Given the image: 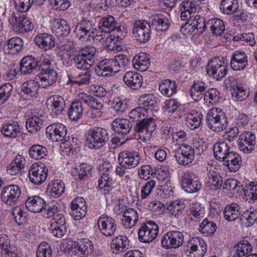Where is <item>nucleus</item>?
Segmentation results:
<instances>
[{
	"mask_svg": "<svg viewBox=\"0 0 257 257\" xmlns=\"http://www.w3.org/2000/svg\"><path fill=\"white\" fill-rule=\"evenodd\" d=\"M83 111L82 102L78 100L73 101L71 104L68 111L69 118L72 120L76 121L79 119Z\"/></svg>",
	"mask_w": 257,
	"mask_h": 257,
	"instance_id": "obj_44",
	"label": "nucleus"
},
{
	"mask_svg": "<svg viewBox=\"0 0 257 257\" xmlns=\"http://www.w3.org/2000/svg\"><path fill=\"white\" fill-rule=\"evenodd\" d=\"M92 242L87 239L84 238L77 243L75 254L79 257L87 256L92 251Z\"/></svg>",
	"mask_w": 257,
	"mask_h": 257,
	"instance_id": "obj_42",
	"label": "nucleus"
},
{
	"mask_svg": "<svg viewBox=\"0 0 257 257\" xmlns=\"http://www.w3.org/2000/svg\"><path fill=\"white\" fill-rule=\"evenodd\" d=\"M48 176V169L43 164L34 163L29 171L30 181L36 184L40 185L43 183Z\"/></svg>",
	"mask_w": 257,
	"mask_h": 257,
	"instance_id": "obj_9",
	"label": "nucleus"
},
{
	"mask_svg": "<svg viewBox=\"0 0 257 257\" xmlns=\"http://www.w3.org/2000/svg\"><path fill=\"white\" fill-rule=\"evenodd\" d=\"M114 69L110 59H105L97 66L95 72L98 76L105 77L116 73L117 72Z\"/></svg>",
	"mask_w": 257,
	"mask_h": 257,
	"instance_id": "obj_32",
	"label": "nucleus"
},
{
	"mask_svg": "<svg viewBox=\"0 0 257 257\" xmlns=\"http://www.w3.org/2000/svg\"><path fill=\"white\" fill-rule=\"evenodd\" d=\"M88 105L91 108L89 112L90 117L92 118H95L100 117L102 113V109L103 105L100 100L98 99L92 97V99L89 101Z\"/></svg>",
	"mask_w": 257,
	"mask_h": 257,
	"instance_id": "obj_53",
	"label": "nucleus"
},
{
	"mask_svg": "<svg viewBox=\"0 0 257 257\" xmlns=\"http://www.w3.org/2000/svg\"><path fill=\"white\" fill-rule=\"evenodd\" d=\"M38 66V62L31 56H27L22 59L20 63L21 74L27 75L31 73Z\"/></svg>",
	"mask_w": 257,
	"mask_h": 257,
	"instance_id": "obj_35",
	"label": "nucleus"
},
{
	"mask_svg": "<svg viewBox=\"0 0 257 257\" xmlns=\"http://www.w3.org/2000/svg\"><path fill=\"white\" fill-rule=\"evenodd\" d=\"M132 63L136 70L145 71L150 66L149 55L144 52L140 53L134 57Z\"/></svg>",
	"mask_w": 257,
	"mask_h": 257,
	"instance_id": "obj_30",
	"label": "nucleus"
},
{
	"mask_svg": "<svg viewBox=\"0 0 257 257\" xmlns=\"http://www.w3.org/2000/svg\"><path fill=\"white\" fill-rule=\"evenodd\" d=\"M65 186L63 182L60 180L52 181L48 187V191L53 197L60 196L64 191Z\"/></svg>",
	"mask_w": 257,
	"mask_h": 257,
	"instance_id": "obj_48",
	"label": "nucleus"
},
{
	"mask_svg": "<svg viewBox=\"0 0 257 257\" xmlns=\"http://www.w3.org/2000/svg\"><path fill=\"white\" fill-rule=\"evenodd\" d=\"M25 159L20 155L16 156L7 167V173L11 175H15L19 173L21 169L24 167Z\"/></svg>",
	"mask_w": 257,
	"mask_h": 257,
	"instance_id": "obj_47",
	"label": "nucleus"
},
{
	"mask_svg": "<svg viewBox=\"0 0 257 257\" xmlns=\"http://www.w3.org/2000/svg\"><path fill=\"white\" fill-rule=\"evenodd\" d=\"M133 33L136 39L141 42H147L151 36V26L145 20H137L133 24Z\"/></svg>",
	"mask_w": 257,
	"mask_h": 257,
	"instance_id": "obj_6",
	"label": "nucleus"
},
{
	"mask_svg": "<svg viewBox=\"0 0 257 257\" xmlns=\"http://www.w3.org/2000/svg\"><path fill=\"white\" fill-rule=\"evenodd\" d=\"M206 26L210 28L212 33L216 36L221 35L224 31L223 22L219 19H212L207 21Z\"/></svg>",
	"mask_w": 257,
	"mask_h": 257,
	"instance_id": "obj_49",
	"label": "nucleus"
},
{
	"mask_svg": "<svg viewBox=\"0 0 257 257\" xmlns=\"http://www.w3.org/2000/svg\"><path fill=\"white\" fill-rule=\"evenodd\" d=\"M205 87L204 83L201 81L195 82L190 89V95L195 101L200 100L203 95Z\"/></svg>",
	"mask_w": 257,
	"mask_h": 257,
	"instance_id": "obj_54",
	"label": "nucleus"
},
{
	"mask_svg": "<svg viewBox=\"0 0 257 257\" xmlns=\"http://www.w3.org/2000/svg\"><path fill=\"white\" fill-rule=\"evenodd\" d=\"M97 224L100 232L106 236H112L116 230L115 220L104 214L98 218Z\"/></svg>",
	"mask_w": 257,
	"mask_h": 257,
	"instance_id": "obj_16",
	"label": "nucleus"
},
{
	"mask_svg": "<svg viewBox=\"0 0 257 257\" xmlns=\"http://www.w3.org/2000/svg\"><path fill=\"white\" fill-rule=\"evenodd\" d=\"M10 22L20 33L30 31L33 28L31 22L24 14H13Z\"/></svg>",
	"mask_w": 257,
	"mask_h": 257,
	"instance_id": "obj_13",
	"label": "nucleus"
},
{
	"mask_svg": "<svg viewBox=\"0 0 257 257\" xmlns=\"http://www.w3.org/2000/svg\"><path fill=\"white\" fill-rule=\"evenodd\" d=\"M57 79V74L52 69H46L38 75H36L35 80L38 86L43 88L52 85Z\"/></svg>",
	"mask_w": 257,
	"mask_h": 257,
	"instance_id": "obj_18",
	"label": "nucleus"
},
{
	"mask_svg": "<svg viewBox=\"0 0 257 257\" xmlns=\"http://www.w3.org/2000/svg\"><path fill=\"white\" fill-rule=\"evenodd\" d=\"M47 153V149L41 145H35L29 149V154L31 158L39 160L45 157Z\"/></svg>",
	"mask_w": 257,
	"mask_h": 257,
	"instance_id": "obj_56",
	"label": "nucleus"
},
{
	"mask_svg": "<svg viewBox=\"0 0 257 257\" xmlns=\"http://www.w3.org/2000/svg\"><path fill=\"white\" fill-rule=\"evenodd\" d=\"M91 168L85 164H81L78 167L74 168L71 171V174L76 180L86 179L90 173Z\"/></svg>",
	"mask_w": 257,
	"mask_h": 257,
	"instance_id": "obj_52",
	"label": "nucleus"
},
{
	"mask_svg": "<svg viewBox=\"0 0 257 257\" xmlns=\"http://www.w3.org/2000/svg\"><path fill=\"white\" fill-rule=\"evenodd\" d=\"M41 123L42 120L39 117L35 116L28 119L26 122V128L31 133L37 132L40 130V125Z\"/></svg>",
	"mask_w": 257,
	"mask_h": 257,
	"instance_id": "obj_62",
	"label": "nucleus"
},
{
	"mask_svg": "<svg viewBox=\"0 0 257 257\" xmlns=\"http://www.w3.org/2000/svg\"><path fill=\"white\" fill-rule=\"evenodd\" d=\"M37 257H51L52 250L50 246L46 242H42L39 245L37 252Z\"/></svg>",
	"mask_w": 257,
	"mask_h": 257,
	"instance_id": "obj_64",
	"label": "nucleus"
},
{
	"mask_svg": "<svg viewBox=\"0 0 257 257\" xmlns=\"http://www.w3.org/2000/svg\"><path fill=\"white\" fill-rule=\"evenodd\" d=\"M183 242L184 235L181 232L171 231L164 234L161 243L164 248L171 249L182 246Z\"/></svg>",
	"mask_w": 257,
	"mask_h": 257,
	"instance_id": "obj_10",
	"label": "nucleus"
},
{
	"mask_svg": "<svg viewBox=\"0 0 257 257\" xmlns=\"http://www.w3.org/2000/svg\"><path fill=\"white\" fill-rule=\"evenodd\" d=\"M184 205L180 201L175 200L172 202L168 206L167 209L171 215L178 217L182 214Z\"/></svg>",
	"mask_w": 257,
	"mask_h": 257,
	"instance_id": "obj_61",
	"label": "nucleus"
},
{
	"mask_svg": "<svg viewBox=\"0 0 257 257\" xmlns=\"http://www.w3.org/2000/svg\"><path fill=\"white\" fill-rule=\"evenodd\" d=\"M125 84L133 89L137 90L141 88L143 79L142 76L138 73L128 71L123 77Z\"/></svg>",
	"mask_w": 257,
	"mask_h": 257,
	"instance_id": "obj_26",
	"label": "nucleus"
},
{
	"mask_svg": "<svg viewBox=\"0 0 257 257\" xmlns=\"http://www.w3.org/2000/svg\"><path fill=\"white\" fill-rule=\"evenodd\" d=\"M206 121L209 129L216 133L222 132L228 125L226 114L222 109L216 107L212 108L209 111Z\"/></svg>",
	"mask_w": 257,
	"mask_h": 257,
	"instance_id": "obj_2",
	"label": "nucleus"
},
{
	"mask_svg": "<svg viewBox=\"0 0 257 257\" xmlns=\"http://www.w3.org/2000/svg\"><path fill=\"white\" fill-rule=\"evenodd\" d=\"M152 25L158 31L167 30L169 24L168 19L162 15H154L152 17Z\"/></svg>",
	"mask_w": 257,
	"mask_h": 257,
	"instance_id": "obj_51",
	"label": "nucleus"
},
{
	"mask_svg": "<svg viewBox=\"0 0 257 257\" xmlns=\"http://www.w3.org/2000/svg\"><path fill=\"white\" fill-rule=\"evenodd\" d=\"M52 29L54 33L58 36H67L70 29L67 22L63 19H55L52 22Z\"/></svg>",
	"mask_w": 257,
	"mask_h": 257,
	"instance_id": "obj_33",
	"label": "nucleus"
},
{
	"mask_svg": "<svg viewBox=\"0 0 257 257\" xmlns=\"http://www.w3.org/2000/svg\"><path fill=\"white\" fill-rule=\"evenodd\" d=\"M208 184L212 190H217L222 185V179L219 174L214 171L209 170L208 174Z\"/></svg>",
	"mask_w": 257,
	"mask_h": 257,
	"instance_id": "obj_55",
	"label": "nucleus"
},
{
	"mask_svg": "<svg viewBox=\"0 0 257 257\" xmlns=\"http://www.w3.org/2000/svg\"><path fill=\"white\" fill-rule=\"evenodd\" d=\"M155 102L154 96L150 94L142 95L139 99V105L146 109L147 111L151 109L150 107H152L155 104Z\"/></svg>",
	"mask_w": 257,
	"mask_h": 257,
	"instance_id": "obj_60",
	"label": "nucleus"
},
{
	"mask_svg": "<svg viewBox=\"0 0 257 257\" xmlns=\"http://www.w3.org/2000/svg\"><path fill=\"white\" fill-rule=\"evenodd\" d=\"M57 79V74L52 69H46L38 75H36L35 80L38 86L43 88L52 85Z\"/></svg>",
	"mask_w": 257,
	"mask_h": 257,
	"instance_id": "obj_19",
	"label": "nucleus"
},
{
	"mask_svg": "<svg viewBox=\"0 0 257 257\" xmlns=\"http://www.w3.org/2000/svg\"><path fill=\"white\" fill-rule=\"evenodd\" d=\"M207 73L210 77L219 80L225 77L228 71L227 64L222 57H214L211 59L206 67Z\"/></svg>",
	"mask_w": 257,
	"mask_h": 257,
	"instance_id": "obj_4",
	"label": "nucleus"
},
{
	"mask_svg": "<svg viewBox=\"0 0 257 257\" xmlns=\"http://www.w3.org/2000/svg\"><path fill=\"white\" fill-rule=\"evenodd\" d=\"M99 28L105 33L113 32L117 38L122 36L120 28L116 27V22L112 16H108L102 18L99 23Z\"/></svg>",
	"mask_w": 257,
	"mask_h": 257,
	"instance_id": "obj_21",
	"label": "nucleus"
},
{
	"mask_svg": "<svg viewBox=\"0 0 257 257\" xmlns=\"http://www.w3.org/2000/svg\"><path fill=\"white\" fill-rule=\"evenodd\" d=\"M76 48L73 44L69 43L60 47L59 54L63 61L69 60L75 52Z\"/></svg>",
	"mask_w": 257,
	"mask_h": 257,
	"instance_id": "obj_57",
	"label": "nucleus"
},
{
	"mask_svg": "<svg viewBox=\"0 0 257 257\" xmlns=\"http://www.w3.org/2000/svg\"><path fill=\"white\" fill-rule=\"evenodd\" d=\"M107 131L101 127L90 129L86 140L87 145L90 149H99L108 141Z\"/></svg>",
	"mask_w": 257,
	"mask_h": 257,
	"instance_id": "obj_5",
	"label": "nucleus"
},
{
	"mask_svg": "<svg viewBox=\"0 0 257 257\" xmlns=\"http://www.w3.org/2000/svg\"><path fill=\"white\" fill-rule=\"evenodd\" d=\"M20 132L19 124L16 121L4 124L1 128V133L6 137L10 138H16Z\"/></svg>",
	"mask_w": 257,
	"mask_h": 257,
	"instance_id": "obj_40",
	"label": "nucleus"
},
{
	"mask_svg": "<svg viewBox=\"0 0 257 257\" xmlns=\"http://www.w3.org/2000/svg\"><path fill=\"white\" fill-rule=\"evenodd\" d=\"M46 104L48 109L56 115L62 111L65 105L64 98L59 95L49 97L46 100Z\"/></svg>",
	"mask_w": 257,
	"mask_h": 257,
	"instance_id": "obj_25",
	"label": "nucleus"
},
{
	"mask_svg": "<svg viewBox=\"0 0 257 257\" xmlns=\"http://www.w3.org/2000/svg\"><path fill=\"white\" fill-rule=\"evenodd\" d=\"M182 186L186 192H194L200 189L201 183L194 174L185 172L182 177Z\"/></svg>",
	"mask_w": 257,
	"mask_h": 257,
	"instance_id": "obj_22",
	"label": "nucleus"
},
{
	"mask_svg": "<svg viewBox=\"0 0 257 257\" xmlns=\"http://www.w3.org/2000/svg\"><path fill=\"white\" fill-rule=\"evenodd\" d=\"M20 195V188L16 185H10L3 189L1 198L4 203L12 206L17 202Z\"/></svg>",
	"mask_w": 257,
	"mask_h": 257,
	"instance_id": "obj_15",
	"label": "nucleus"
},
{
	"mask_svg": "<svg viewBox=\"0 0 257 257\" xmlns=\"http://www.w3.org/2000/svg\"><path fill=\"white\" fill-rule=\"evenodd\" d=\"M195 157L194 150L187 144H181L175 153V157L180 165H187L191 163Z\"/></svg>",
	"mask_w": 257,
	"mask_h": 257,
	"instance_id": "obj_14",
	"label": "nucleus"
},
{
	"mask_svg": "<svg viewBox=\"0 0 257 257\" xmlns=\"http://www.w3.org/2000/svg\"><path fill=\"white\" fill-rule=\"evenodd\" d=\"M238 7L237 0H223L221 3L220 9L224 14L230 15L235 13Z\"/></svg>",
	"mask_w": 257,
	"mask_h": 257,
	"instance_id": "obj_50",
	"label": "nucleus"
},
{
	"mask_svg": "<svg viewBox=\"0 0 257 257\" xmlns=\"http://www.w3.org/2000/svg\"><path fill=\"white\" fill-rule=\"evenodd\" d=\"M138 218V214L136 210L133 208H128L123 213L122 225L126 228H131L136 225Z\"/></svg>",
	"mask_w": 257,
	"mask_h": 257,
	"instance_id": "obj_34",
	"label": "nucleus"
},
{
	"mask_svg": "<svg viewBox=\"0 0 257 257\" xmlns=\"http://www.w3.org/2000/svg\"><path fill=\"white\" fill-rule=\"evenodd\" d=\"M159 227L154 222H148L142 224L138 231L140 241L142 242H150L154 240L158 234Z\"/></svg>",
	"mask_w": 257,
	"mask_h": 257,
	"instance_id": "obj_7",
	"label": "nucleus"
},
{
	"mask_svg": "<svg viewBox=\"0 0 257 257\" xmlns=\"http://www.w3.org/2000/svg\"><path fill=\"white\" fill-rule=\"evenodd\" d=\"M140 156L137 152L123 151L118 156V162L119 165L128 169L136 167L139 164Z\"/></svg>",
	"mask_w": 257,
	"mask_h": 257,
	"instance_id": "obj_12",
	"label": "nucleus"
},
{
	"mask_svg": "<svg viewBox=\"0 0 257 257\" xmlns=\"http://www.w3.org/2000/svg\"><path fill=\"white\" fill-rule=\"evenodd\" d=\"M187 247L190 257H203L206 252L207 246L201 238H191L187 241Z\"/></svg>",
	"mask_w": 257,
	"mask_h": 257,
	"instance_id": "obj_11",
	"label": "nucleus"
},
{
	"mask_svg": "<svg viewBox=\"0 0 257 257\" xmlns=\"http://www.w3.org/2000/svg\"><path fill=\"white\" fill-rule=\"evenodd\" d=\"M177 86L174 81L163 80L159 84V90L164 95L170 97L176 91Z\"/></svg>",
	"mask_w": 257,
	"mask_h": 257,
	"instance_id": "obj_46",
	"label": "nucleus"
},
{
	"mask_svg": "<svg viewBox=\"0 0 257 257\" xmlns=\"http://www.w3.org/2000/svg\"><path fill=\"white\" fill-rule=\"evenodd\" d=\"M247 199L254 202L257 200V182H251L247 185L244 192Z\"/></svg>",
	"mask_w": 257,
	"mask_h": 257,
	"instance_id": "obj_63",
	"label": "nucleus"
},
{
	"mask_svg": "<svg viewBox=\"0 0 257 257\" xmlns=\"http://www.w3.org/2000/svg\"><path fill=\"white\" fill-rule=\"evenodd\" d=\"M247 55L244 52L236 51L231 57L230 65L234 70H243L247 66Z\"/></svg>",
	"mask_w": 257,
	"mask_h": 257,
	"instance_id": "obj_28",
	"label": "nucleus"
},
{
	"mask_svg": "<svg viewBox=\"0 0 257 257\" xmlns=\"http://www.w3.org/2000/svg\"><path fill=\"white\" fill-rule=\"evenodd\" d=\"M36 44L44 50H49L55 45V39L54 37L48 33H41L37 35L35 38Z\"/></svg>",
	"mask_w": 257,
	"mask_h": 257,
	"instance_id": "obj_27",
	"label": "nucleus"
},
{
	"mask_svg": "<svg viewBox=\"0 0 257 257\" xmlns=\"http://www.w3.org/2000/svg\"><path fill=\"white\" fill-rule=\"evenodd\" d=\"M204 209L199 203H192L190 209L187 211V214L191 220L199 221L200 219L204 218Z\"/></svg>",
	"mask_w": 257,
	"mask_h": 257,
	"instance_id": "obj_43",
	"label": "nucleus"
},
{
	"mask_svg": "<svg viewBox=\"0 0 257 257\" xmlns=\"http://www.w3.org/2000/svg\"><path fill=\"white\" fill-rule=\"evenodd\" d=\"M112 127L117 133L127 134L132 128V125L127 119L117 118L112 122Z\"/></svg>",
	"mask_w": 257,
	"mask_h": 257,
	"instance_id": "obj_39",
	"label": "nucleus"
},
{
	"mask_svg": "<svg viewBox=\"0 0 257 257\" xmlns=\"http://www.w3.org/2000/svg\"><path fill=\"white\" fill-rule=\"evenodd\" d=\"M112 167L108 162H104L99 167L101 178L98 181L100 189L109 191L113 188V181L110 176L112 172Z\"/></svg>",
	"mask_w": 257,
	"mask_h": 257,
	"instance_id": "obj_8",
	"label": "nucleus"
},
{
	"mask_svg": "<svg viewBox=\"0 0 257 257\" xmlns=\"http://www.w3.org/2000/svg\"><path fill=\"white\" fill-rule=\"evenodd\" d=\"M86 202L82 197H76L71 203V215L76 220L83 217L86 212Z\"/></svg>",
	"mask_w": 257,
	"mask_h": 257,
	"instance_id": "obj_24",
	"label": "nucleus"
},
{
	"mask_svg": "<svg viewBox=\"0 0 257 257\" xmlns=\"http://www.w3.org/2000/svg\"><path fill=\"white\" fill-rule=\"evenodd\" d=\"M25 205L29 210L34 213L42 211L46 206L44 200L37 196L29 197L25 202Z\"/></svg>",
	"mask_w": 257,
	"mask_h": 257,
	"instance_id": "obj_29",
	"label": "nucleus"
},
{
	"mask_svg": "<svg viewBox=\"0 0 257 257\" xmlns=\"http://www.w3.org/2000/svg\"><path fill=\"white\" fill-rule=\"evenodd\" d=\"M216 229V224L213 221L204 219L200 225L199 231L205 236H208L213 234Z\"/></svg>",
	"mask_w": 257,
	"mask_h": 257,
	"instance_id": "obj_58",
	"label": "nucleus"
},
{
	"mask_svg": "<svg viewBox=\"0 0 257 257\" xmlns=\"http://www.w3.org/2000/svg\"><path fill=\"white\" fill-rule=\"evenodd\" d=\"M94 29L89 21L82 20L77 25L75 32L77 37L81 39L90 40L94 37Z\"/></svg>",
	"mask_w": 257,
	"mask_h": 257,
	"instance_id": "obj_20",
	"label": "nucleus"
},
{
	"mask_svg": "<svg viewBox=\"0 0 257 257\" xmlns=\"http://www.w3.org/2000/svg\"><path fill=\"white\" fill-rule=\"evenodd\" d=\"M148 111L142 106L137 107L129 113L130 118L133 121H139L135 127L136 132L139 134L140 139L146 142L149 140L156 129V124L152 118L146 119Z\"/></svg>",
	"mask_w": 257,
	"mask_h": 257,
	"instance_id": "obj_1",
	"label": "nucleus"
},
{
	"mask_svg": "<svg viewBox=\"0 0 257 257\" xmlns=\"http://www.w3.org/2000/svg\"><path fill=\"white\" fill-rule=\"evenodd\" d=\"M239 207L236 203H231L226 206L223 213L225 219L228 221L236 220L240 215Z\"/></svg>",
	"mask_w": 257,
	"mask_h": 257,
	"instance_id": "obj_45",
	"label": "nucleus"
},
{
	"mask_svg": "<svg viewBox=\"0 0 257 257\" xmlns=\"http://www.w3.org/2000/svg\"><path fill=\"white\" fill-rule=\"evenodd\" d=\"M202 116L200 112L192 110L186 114V121L187 126L191 130L198 127L200 123Z\"/></svg>",
	"mask_w": 257,
	"mask_h": 257,
	"instance_id": "obj_41",
	"label": "nucleus"
},
{
	"mask_svg": "<svg viewBox=\"0 0 257 257\" xmlns=\"http://www.w3.org/2000/svg\"><path fill=\"white\" fill-rule=\"evenodd\" d=\"M46 134L53 142L63 141L67 134L66 126L61 123H55L46 128Z\"/></svg>",
	"mask_w": 257,
	"mask_h": 257,
	"instance_id": "obj_17",
	"label": "nucleus"
},
{
	"mask_svg": "<svg viewBox=\"0 0 257 257\" xmlns=\"http://www.w3.org/2000/svg\"><path fill=\"white\" fill-rule=\"evenodd\" d=\"M96 52L95 48L92 46L81 48L73 57L75 66L81 70L89 69L94 62Z\"/></svg>",
	"mask_w": 257,
	"mask_h": 257,
	"instance_id": "obj_3",
	"label": "nucleus"
},
{
	"mask_svg": "<svg viewBox=\"0 0 257 257\" xmlns=\"http://www.w3.org/2000/svg\"><path fill=\"white\" fill-rule=\"evenodd\" d=\"M128 245V240L125 236L120 235L113 238L111 242L110 248L112 253L118 254L123 252Z\"/></svg>",
	"mask_w": 257,
	"mask_h": 257,
	"instance_id": "obj_36",
	"label": "nucleus"
},
{
	"mask_svg": "<svg viewBox=\"0 0 257 257\" xmlns=\"http://www.w3.org/2000/svg\"><path fill=\"white\" fill-rule=\"evenodd\" d=\"M222 162L231 172H236L240 167L241 158L237 153L230 152Z\"/></svg>",
	"mask_w": 257,
	"mask_h": 257,
	"instance_id": "obj_31",
	"label": "nucleus"
},
{
	"mask_svg": "<svg viewBox=\"0 0 257 257\" xmlns=\"http://www.w3.org/2000/svg\"><path fill=\"white\" fill-rule=\"evenodd\" d=\"M38 85L35 80H30L24 82L22 86V91L24 93L33 96L38 90Z\"/></svg>",
	"mask_w": 257,
	"mask_h": 257,
	"instance_id": "obj_59",
	"label": "nucleus"
},
{
	"mask_svg": "<svg viewBox=\"0 0 257 257\" xmlns=\"http://www.w3.org/2000/svg\"><path fill=\"white\" fill-rule=\"evenodd\" d=\"M23 42L20 38H12L4 45V52L7 54H15L21 50Z\"/></svg>",
	"mask_w": 257,
	"mask_h": 257,
	"instance_id": "obj_37",
	"label": "nucleus"
},
{
	"mask_svg": "<svg viewBox=\"0 0 257 257\" xmlns=\"http://www.w3.org/2000/svg\"><path fill=\"white\" fill-rule=\"evenodd\" d=\"M229 149V147L225 142H216L213 148L214 157L218 161L222 162L230 153Z\"/></svg>",
	"mask_w": 257,
	"mask_h": 257,
	"instance_id": "obj_38",
	"label": "nucleus"
},
{
	"mask_svg": "<svg viewBox=\"0 0 257 257\" xmlns=\"http://www.w3.org/2000/svg\"><path fill=\"white\" fill-rule=\"evenodd\" d=\"M0 252L3 257H18V251L16 247L12 246L9 237L0 235Z\"/></svg>",
	"mask_w": 257,
	"mask_h": 257,
	"instance_id": "obj_23",
	"label": "nucleus"
}]
</instances>
